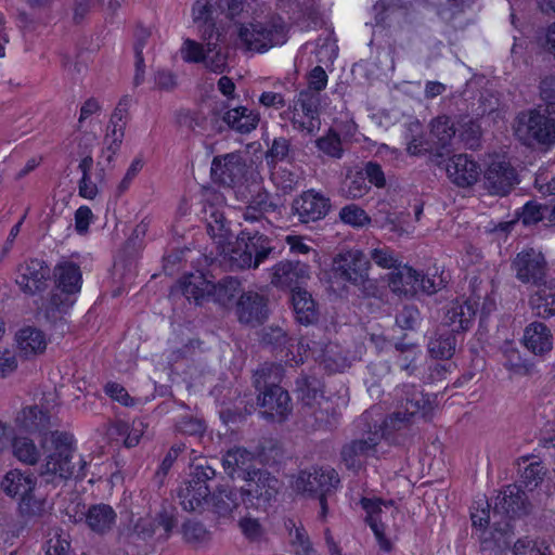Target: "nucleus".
Returning a JSON list of instances; mask_svg holds the SVG:
<instances>
[{
  "label": "nucleus",
  "instance_id": "f257e3e1",
  "mask_svg": "<svg viewBox=\"0 0 555 555\" xmlns=\"http://www.w3.org/2000/svg\"><path fill=\"white\" fill-rule=\"evenodd\" d=\"M553 82L542 80L540 90L544 105L518 114L514 122V132L522 144H555V94L550 92Z\"/></svg>",
  "mask_w": 555,
  "mask_h": 555
},
{
  "label": "nucleus",
  "instance_id": "f03ea898",
  "mask_svg": "<svg viewBox=\"0 0 555 555\" xmlns=\"http://www.w3.org/2000/svg\"><path fill=\"white\" fill-rule=\"evenodd\" d=\"M231 270L257 269L272 253L271 240L259 229L243 230L236 241L218 248Z\"/></svg>",
  "mask_w": 555,
  "mask_h": 555
},
{
  "label": "nucleus",
  "instance_id": "7ed1b4c3",
  "mask_svg": "<svg viewBox=\"0 0 555 555\" xmlns=\"http://www.w3.org/2000/svg\"><path fill=\"white\" fill-rule=\"evenodd\" d=\"M41 447L47 453L46 463L42 466L41 475L51 476L47 481H54L56 478L63 480L74 475L75 463V439L68 431L51 430L44 433Z\"/></svg>",
  "mask_w": 555,
  "mask_h": 555
},
{
  "label": "nucleus",
  "instance_id": "20e7f679",
  "mask_svg": "<svg viewBox=\"0 0 555 555\" xmlns=\"http://www.w3.org/2000/svg\"><path fill=\"white\" fill-rule=\"evenodd\" d=\"M238 46L247 51L266 52L287 40L286 25L281 16L264 22L242 24L237 28Z\"/></svg>",
  "mask_w": 555,
  "mask_h": 555
},
{
  "label": "nucleus",
  "instance_id": "39448f33",
  "mask_svg": "<svg viewBox=\"0 0 555 555\" xmlns=\"http://www.w3.org/2000/svg\"><path fill=\"white\" fill-rule=\"evenodd\" d=\"M370 259L357 248H350L337 254L333 259L334 275L359 287L365 296L375 294L376 286L370 279Z\"/></svg>",
  "mask_w": 555,
  "mask_h": 555
},
{
  "label": "nucleus",
  "instance_id": "423d86ee",
  "mask_svg": "<svg viewBox=\"0 0 555 555\" xmlns=\"http://www.w3.org/2000/svg\"><path fill=\"white\" fill-rule=\"evenodd\" d=\"M400 408L387 417L383 424L387 429L401 430L420 418H426L431 411V403L414 385H403Z\"/></svg>",
  "mask_w": 555,
  "mask_h": 555
},
{
  "label": "nucleus",
  "instance_id": "0eeeda50",
  "mask_svg": "<svg viewBox=\"0 0 555 555\" xmlns=\"http://www.w3.org/2000/svg\"><path fill=\"white\" fill-rule=\"evenodd\" d=\"M243 480L245 486L240 490L244 495L246 508H258L269 503L278 494L280 481L267 470L256 469L247 474Z\"/></svg>",
  "mask_w": 555,
  "mask_h": 555
},
{
  "label": "nucleus",
  "instance_id": "6e6552de",
  "mask_svg": "<svg viewBox=\"0 0 555 555\" xmlns=\"http://www.w3.org/2000/svg\"><path fill=\"white\" fill-rule=\"evenodd\" d=\"M331 209V198L313 189L296 196L291 206L292 216L305 224L324 219Z\"/></svg>",
  "mask_w": 555,
  "mask_h": 555
},
{
  "label": "nucleus",
  "instance_id": "1a4fd4ad",
  "mask_svg": "<svg viewBox=\"0 0 555 555\" xmlns=\"http://www.w3.org/2000/svg\"><path fill=\"white\" fill-rule=\"evenodd\" d=\"M361 506L366 513V522L374 532L377 540L379 550L386 554H390L392 551V542L386 535V518L388 514L392 515L397 512L392 501H382L380 499H367L361 500Z\"/></svg>",
  "mask_w": 555,
  "mask_h": 555
},
{
  "label": "nucleus",
  "instance_id": "9d476101",
  "mask_svg": "<svg viewBox=\"0 0 555 555\" xmlns=\"http://www.w3.org/2000/svg\"><path fill=\"white\" fill-rule=\"evenodd\" d=\"M56 289L61 292L51 296L50 304L57 310L68 308L73 301L68 299L69 295L80 292L82 275L79 266L72 261H65L54 268Z\"/></svg>",
  "mask_w": 555,
  "mask_h": 555
},
{
  "label": "nucleus",
  "instance_id": "9b49d317",
  "mask_svg": "<svg viewBox=\"0 0 555 555\" xmlns=\"http://www.w3.org/2000/svg\"><path fill=\"white\" fill-rule=\"evenodd\" d=\"M384 434L382 425L378 428L375 426V430L369 433L366 437L344 444L340 456L346 467L354 472L361 469L367 457L377 454Z\"/></svg>",
  "mask_w": 555,
  "mask_h": 555
},
{
  "label": "nucleus",
  "instance_id": "f8f14e48",
  "mask_svg": "<svg viewBox=\"0 0 555 555\" xmlns=\"http://www.w3.org/2000/svg\"><path fill=\"white\" fill-rule=\"evenodd\" d=\"M512 270L516 278L525 283L542 285L546 282L547 263L543 254L533 248L519 251L512 261Z\"/></svg>",
  "mask_w": 555,
  "mask_h": 555
},
{
  "label": "nucleus",
  "instance_id": "ddd939ff",
  "mask_svg": "<svg viewBox=\"0 0 555 555\" xmlns=\"http://www.w3.org/2000/svg\"><path fill=\"white\" fill-rule=\"evenodd\" d=\"M339 482V476L334 468L313 467L299 473L295 481V488L299 492L317 496L330 494L338 487Z\"/></svg>",
  "mask_w": 555,
  "mask_h": 555
},
{
  "label": "nucleus",
  "instance_id": "4468645a",
  "mask_svg": "<svg viewBox=\"0 0 555 555\" xmlns=\"http://www.w3.org/2000/svg\"><path fill=\"white\" fill-rule=\"evenodd\" d=\"M485 188L492 195H506L518 183L515 168L506 160H492L483 173Z\"/></svg>",
  "mask_w": 555,
  "mask_h": 555
},
{
  "label": "nucleus",
  "instance_id": "2eb2a0df",
  "mask_svg": "<svg viewBox=\"0 0 555 555\" xmlns=\"http://www.w3.org/2000/svg\"><path fill=\"white\" fill-rule=\"evenodd\" d=\"M49 276L50 269L44 261L29 259L18 266L15 282L21 291L35 295L47 288Z\"/></svg>",
  "mask_w": 555,
  "mask_h": 555
},
{
  "label": "nucleus",
  "instance_id": "dca6fc26",
  "mask_svg": "<svg viewBox=\"0 0 555 555\" xmlns=\"http://www.w3.org/2000/svg\"><path fill=\"white\" fill-rule=\"evenodd\" d=\"M235 312L241 323L258 326L268 318V301L263 295L247 291L238 297Z\"/></svg>",
  "mask_w": 555,
  "mask_h": 555
},
{
  "label": "nucleus",
  "instance_id": "f3484780",
  "mask_svg": "<svg viewBox=\"0 0 555 555\" xmlns=\"http://www.w3.org/2000/svg\"><path fill=\"white\" fill-rule=\"evenodd\" d=\"M475 297L480 299L479 295H474L469 299L463 301L457 299L450 302L446 309L443 318V325L450 327L449 332L456 335L459 333L466 332L472 327L478 305Z\"/></svg>",
  "mask_w": 555,
  "mask_h": 555
},
{
  "label": "nucleus",
  "instance_id": "a211bd4d",
  "mask_svg": "<svg viewBox=\"0 0 555 555\" xmlns=\"http://www.w3.org/2000/svg\"><path fill=\"white\" fill-rule=\"evenodd\" d=\"M245 162L240 153L216 156L211 163V176L223 185L234 186L245 175Z\"/></svg>",
  "mask_w": 555,
  "mask_h": 555
},
{
  "label": "nucleus",
  "instance_id": "6ab92c4d",
  "mask_svg": "<svg viewBox=\"0 0 555 555\" xmlns=\"http://www.w3.org/2000/svg\"><path fill=\"white\" fill-rule=\"evenodd\" d=\"M309 279V266L300 261L282 260L271 269V284L280 288L297 291Z\"/></svg>",
  "mask_w": 555,
  "mask_h": 555
},
{
  "label": "nucleus",
  "instance_id": "aec40b11",
  "mask_svg": "<svg viewBox=\"0 0 555 555\" xmlns=\"http://www.w3.org/2000/svg\"><path fill=\"white\" fill-rule=\"evenodd\" d=\"M262 414L272 421L283 422L292 413L293 405L288 392L281 388H270L258 395Z\"/></svg>",
  "mask_w": 555,
  "mask_h": 555
},
{
  "label": "nucleus",
  "instance_id": "412c9836",
  "mask_svg": "<svg viewBox=\"0 0 555 555\" xmlns=\"http://www.w3.org/2000/svg\"><path fill=\"white\" fill-rule=\"evenodd\" d=\"M446 170L448 178L461 188L473 185L480 176L479 165L466 154H459L449 158Z\"/></svg>",
  "mask_w": 555,
  "mask_h": 555
},
{
  "label": "nucleus",
  "instance_id": "4be33fe9",
  "mask_svg": "<svg viewBox=\"0 0 555 555\" xmlns=\"http://www.w3.org/2000/svg\"><path fill=\"white\" fill-rule=\"evenodd\" d=\"M496 500L493 516L505 514L514 518L528 513L526 493L516 485H508Z\"/></svg>",
  "mask_w": 555,
  "mask_h": 555
},
{
  "label": "nucleus",
  "instance_id": "5701e85b",
  "mask_svg": "<svg viewBox=\"0 0 555 555\" xmlns=\"http://www.w3.org/2000/svg\"><path fill=\"white\" fill-rule=\"evenodd\" d=\"M207 233L217 244V247L225 246L233 238L229 222L224 212L215 205H206L203 210Z\"/></svg>",
  "mask_w": 555,
  "mask_h": 555
},
{
  "label": "nucleus",
  "instance_id": "b1692460",
  "mask_svg": "<svg viewBox=\"0 0 555 555\" xmlns=\"http://www.w3.org/2000/svg\"><path fill=\"white\" fill-rule=\"evenodd\" d=\"M522 341L525 347L535 356H543L553 348V335L541 322H532L526 326Z\"/></svg>",
  "mask_w": 555,
  "mask_h": 555
},
{
  "label": "nucleus",
  "instance_id": "393cba45",
  "mask_svg": "<svg viewBox=\"0 0 555 555\" xmlns=\"http://www.w3.org/2000/svg\"><path fill=\"white\" fill-rule=\"evenodd\" d=\"M211 511L220 518H231L240 512L241 505L245 506V500L240 489H219L210 498Z\"/></svg>",
  "mask_w": 555,
  "mask_h": 555
},
{
  "label": "nucleus",
  "instance_id": "a878e982",
  "mask_svg": "<svg viewBox=\"0 0 555 555\" xmlns=\"http://www.w3.org/2000/svg\"><path fill=\"white\" fill-rule=\"evenodd\" d=\"M222 120L231 130L241 134H247L257 128L260 121V114L256 109L241 105L229 108L223 114Z\"/></svg>",
  "mask_w": 555,
  "mask_h": 555
},
{
  "label": "nucleus",
  "instance_id": "bb28decb",
  "mask_svg": "<svg viewBox=\"0 0 555 555\" xmlns=\"http://www.w3.org/2000/svg\"><path fill=\"white\" fill-rule=\"evenodd\" d=\"M254 454L243 448L229 450L223 459L222 465L231 478L245 479L247 474L255 472L253 468Z\"/></svg>",
  "mask_w": 555,
  "mask_h": 555
},
{
  "label": "nucleus",
  "instance_id": "cd10ccee",
  "mask_svg": "<svg viewBox=\"0 0 555 555\" xmlns=\"http://www.w3.org/2000/svg\"><path fill=\"white\" fill-rule=\"evenodd\" d=\"M1 487L10 496H20L21 500L33 493L36 487V477L27 472L13 469L5 474Z\"/></svg>",
  "mask_w": 555,
  "mask_h": 555
},
{
  "label": "nucleus",
  "instance_id": "c85d7f7f",
  "mask_svg": "<svg viewBox=\"0 0 555 555\" xmlns=\"http://www.w3.org/2000/svg\"><path fill=\"white\" fill-rule=\"evenodd\" d=\"M537 286L538 291L530 297V307L535 317L548 319L555 315V282Z\"/></svg>",
  "mask_w": 555,
  "mask_h": 555
},
{
  "label": "nucleus",
  "instance_id": "c756f323",
  "mask_svg": "<svg viewBox=\"0 0 555 555\" xmlns=\"http://www.w3.org/2000/svg\"><path fill=\"white\" fill-rule=\"evenodd\" d=\"M16 425L29 434L49 433L50 416L38 406H27L23 409L15 418Z\"/></svg>",
  "mask_w": 555,
  "mask_h": 555
},
{
  "label": "nucleus",
  "instance_id": "7c9ffc66",
  "mask_svg": "<svg viewBox=\"0 0 555 555\" xmlns=\"http://www.w3.org/2000/svg\"><path fill=\"white\" fill-rule=\"evenodd\" d=\"M209 495V487H197L186 481H184L178 490L180 504L186 512H201L204 506L208 504Z\"/></svg>",
  "mask_w": 555,
  "mask_h": 555
},
{
  "label": "nucleus",
  "instance_id": "2f4dec72",
  "mask_svg": "<svg viewBox=\"0 0 555 555\" xmlns=\"http://www.w3.org/2000/svg\"><path fill=\"white\" fill-rule=\"evenodd\" d=\"M306 425L313 430L332 427L336 421V414L328 399H322L312 404L310 412L307 408L302 410Z\"/></svg>",
  "mask_w": 555,
  "mask_h": 555
},
{
  "label": "nucleus",
  "instance_id": "473e14b6",
  "mask_svg": "<svg viewBox=\"0 0 555 555\" xmlns=\"http://www.w3.org/2000/svg\"><path fill=\"white\" fill-rule=\"evenodd\" d=\"M179 288L188 300L193 299L198 305L210 297L211 281L202 272L191 273L179 281Z\"/></svg>",
  "mask_w": 555,
  "mask_h": 555
},
{
  "label": "nucleus",
  "instance_id": "72a5a7b5",
  "mask_svg": "<svg viewBox=\"0 0 555 555\" xmlns=\"http://www.w3.org/2000/svg\"><path fill=\"white\" fill-rule=\"evenodd\" d=\"M284 377V366L280 363L266 362L261 364L253 375V384L260 392L270 388H281L280 383Z\"/></svg>",
  "mask_w": 555,
  "mask_h": 555
},
{
  "label": "nucleus",
  "instance_id": "f704fd0d",
  "mask_svg": "<svg viewBox=\"0 0 555 555\" xmlns=\"http://www.w3.org/2000/svg\"><path fill=\"white\" fill-rule=\"evenodd\" d=\"M17 348L22 356L29 358L41 353L47 347L44 334L34 327L22 328L16 334Z\"/></svg>",
  "mask_w": 555,
  "mask_h": 555
},
{
  "label": "nucleus",
  "instance_id": "c9c22d12",
  "mask_svg": "<svg viewBox=\"0 0 555 555\" xmlns=\"http://www.w3.org/2000/svg\"><path fill=\"white\" fill-rule=\"evenodd\" d=\"M292 304L296 320L304 325H310L318 319V310L312 296L305 289L297 288L292 294Z\"/></svg>",
  "mask_w": 555,
  "mask_h": 555
},
{
  "label": "nucleus",
  "instance_id": "e433bc0d",
  "mask_svg": "<svg viewBox=\"0 0 555 555\" xmlns=\"http://www.w3.org/2000/svg\"><path fill=\"white\" fill-rule=\"evenodd\" d=\"M283 119H287L294 129L313 135L320 129V118L313 117L309 112L304 111L296 104H293L287 111L281 114Z\"/></svg>",
  "mask_w": 555,
  "mask_h": 555
},
{
  "label": "nucleus",
  "instance_id": "4c0bfd02",
  "mask_svg": "<svg viewBox=\"0 0 555 555\" xmlns=\"http://www.w3.org/2000/svg\"><path fill=\"white\" fill-rule=\"evenodd\" d=\"M115 519V511L109 505L103 503L92 505L86 515L88 526L99 533H104L111 530Z\"/></svg>",
  "mask_w": 555,
  "mask_h": 555
},
{
  "label": "nucleus",
  "instance_id": "58836bf2",
  "mask_svg": "<svg viewBox=\"0 0 555 555\" xmlns=\"http://www.w3.org/2000/svg\"><path fill=\"white\" fill-rule=\"evenodd\" d=\"M397 351L396 361L400 370L408 375H414L422 362L423 353L415 344L398 343L395 345Z\"/></svg>",
  "mask_w": 555,
  "mask_h": 555
},
{
  "label": "nucleus",
  "instance_id": "ea45409f",
  "mask_svg": "<svg viewBox=\"0 0 555 555\" xmlns=\"http://www.w3.org/2000/svg\"><path fill=\"white\" fill-rule=\"evenodd\" d=\"M296 387L304 404L302 410L307 408V412H310L312 404L326 399L323 396L321 382L315 377L301 376L297 378Z\"/></svg>",
  "mask_w": 555,
  "mask_h": 555
},
{
  "label": "nucleus",
  "instance_id": "a19ab883",
  "mask_svg": "<svg viewBox=\"0 0 555 555\" xmlns=\"http://www.w3.org/2000/svg\"><path fill=\"white\" fill-rule=\"evenodd\" d=\"M417 271L411 267H404L403 270L391 274L389 280L390 289L405 297L416 294Z\"/></svg>",
  "mask_w": 555,
  "mask_h": 555
},
{
  "label": "nucleus",
  "instance_id": "79ce46f5",
  "mask_svg": "<svg viewBox=\"0 0 555 555\" xmlns=\"http://www.w3.org/2000/svg\"><path fill=\"white\" fill-rule=\"evenodd\" d=\"M194 23L201 28L203 39H212L215 36V22L212 5L209 0H197L192 9Z\"/></svg>",
  "mask_w": 555,
  "mask_h": 555
},
{
  "label": "nucleus",
  "instance_id": "37998d69",
  "mask_svg": "<svg viewBox=\"0 0 555 555\" xmlns=\"http://www.w3.org/2000/svg\"><path fill=\"white\" fill-rule=\"evenodd\" d=\"M112 428L114 434L124 438L125 447L132 448L140 442L144 434L145 424L142 420H133L132 423L118 420L113 424Z\"/></svg>",
  "mask_w": 555,
  "mask_h": 555
},
{
  "label": "nucleus",
  "instance_id": "c03bdc74",
  "mask_svg": "<svg viewBox=\"0 0 555 555\" xmlns=\"http://www.w3.org/2000/svg\"><path fill=\"white\" fill-rule=\"evenodd\" d=\"M455 133L454 122L449 116H438L431 121L430 134L437 147L449 146Z\"/></svg>",
  "mask_w": 555,
  "mask_h": 555
},
{
  "label": "nucleus",
  "instance_id": "a18cd8bd",
  "mask_svg": "<svg viewBox=\"0 0 555 555\" xmlns=\"http://www.w3.org/2000/svg\"><path fill=\"white\" fill-rule=\"evenodd\" d=\"M456 345V335L446 331L429 340L428 351L434 358L450 359L455 352Z\"/></svg>",
  "mask_w": 555,
  "mask_h": 555
},
{
  "label": "nucleus",
  "instance_id": "49530a36",
  "mask_svg": "<svg viewBox=\"0 0 555 555\" xmlns=\"http://www.w3.org/2000/svg\"><path fill=\"white\" fill-rule=\"evenodd\" d=\"M241 282L233 276H225L218 283L211 282L210 297L220 305L229 304L238 294Z\"/></svg>",
  "mask_w": 555,
  "mask_h": 555
},
{
  "label": "nucleus",
  "instance_id": "de8ad7c7",
  "mask_svg": "<svg viewBox=\"0 0 555 555\" xmlns=\"http://www.w3.org/2000/svg\"><path fill=\"white\" fill-rule=\"evenodd\" d=\"M371 190L363 171L349 172L341 185V193L350 199H359Z\"/></svg>",
  "mask_w": 555,
  "mask_h": 555
},
{
  "label": "nucleus",
  "instance_id": "09e8293b",
  "mask_svg": "<svg viewBox=\"0 0 555 555\" xmlns=\"http://www.w3.org/2000/svg\"><path fill=\"white\" fill-rule=\"evenodd\" d=\"M491 534V540L483 538L481 542L482 550H494L502 552L508 548L514 537L513 528L509 521H505L503 526L498 525Z\"/></svg>",
  "mask_w": 555,
  "mask_h": 555
},
{
  "label": "nucleus",
  "instance_id": "8fccbe9b",
  "mask_svg": "<svg viewBox=\"0 0 555 555\" xmlns=\"http://www.w3.org/2000/svg\"><path fill=\"white\" fill-rule=\"evenodd\" d=\"M12 449L14 456L28 465H34L40 457V452L35 442L26 437H18L12 440Z\"/></svg>",
  "mask_w": 555,
  "mask_h": 555
},
{
  "label": "nucleus",
  "instance_id": "3c124183",
  "mask_svg": "<svg viewBox=\"0 0 555 555\" xmlns=\"http://www.w3.org/2000/svg\"><path fill=\"white\" fill-rule=\"evenodd\" d=\"M292 152L291 141L284 137L275 138L272 141L271 147L266 153V160L268 166L271 168L276 166L279 162L289 159Z\"/></svg>",
  "mask_w": 555,
  "mask_h": 555
},
{
  "label": "nucleus",
  "instance_id": "603ef678",
  "mask_svg": "<svg viewBox=\"0 0 555 555\" xmlns=\"http://www.w3.org/2000/svg\"><path fill=\"white\" fill-rule=\"evenodd\" d=\"M184 540L193 545H203L210 541L211 534L205 526L198 521L189 520L182 526Z\"/></svg>",
  "mask_w": 555,
  "mask_h": 555
},
{
  "label": "nucleus",
  "instance_id": "864d4df0",
  "mask_svg": "<svg viewBox=\"0 0 555 555\" xmlns=\"http://www.w3.org/2000/svg\"><path fill=\"white\" fill-rule=\"evenodd\" d=\"M504 367L516 375L527 376L534 372L533 363L524 360L516 349H509L505 352Z\"/></svg>",
  "mask_w": 555,
  "mask_h": 555
},
{
  "label": "nucleus",
  "instance_id": "5fc2aeb1",
  "mask_svg": "<svg viewBox=\"0 0 555 555\" xmlns=\"http://www.w3.org/2000/svg\"><path fill=\"white\" fill-rule=\"evenodd\" d=\"M340 220L354 228H362L371 222L370 216L361 207L350 204L339 211Z\"/></svg>",
  "mask_w": 555,
  "mask_h": 555
},
{
  "label": "nucleus",
  "instance_id": "6e6d98bb",
  "mask_svg": "<svg viewBox=\"0 0 555 555\" xmlns=\"http://www.w3.org/2000/svg\"><path fill=\"white\" fill-rule=\"evenodd\" d=\"M248 203L254 208L258 209V211H261L264 215L269 212H274L279 208V205L275 202L274 196L262 186H259L251 193Z\"/></svg>",
  "mask_w": 555,
  "mask_h": 555
},
{
  "label": "nucleus",
  "instance_id": "4d7b16f0",
  "mask_svg": "<svg viewBox=\"0 0 555 555\" xmlns=\"http://www.w3.org/2000/svg\"><path fill=\"white\" fill-rule=\"evenodd\" d=\"M216 477V470L207 461L193 465L186 482L201 487H209L208 482Z\"/></svg>",
  "mask_w": 555,
  "mask_h": 555
},
{
  "label": "nucleus",
  "instance_id": "13d9d810",
  "mask_svg": "<svg viewBox=\"0 0 555 555\" xmlns=\"http://www.w3.org/2000/svg\"><path fill=\"white\" fill-rule=\"evenodd\" d=\"M219 35L216 36V41H218ZM206 43V55L204 59V63L207 68L215 73H222L227 66V57L220 51L216 50L217 42H212V39H207Z\"/></svg>",
  "mask_w": 555,
  "mask_h": 555
},
{
  "label": "nucleus",
  "instance_id": "bf43d9fd",
  "mask_svg": "<svg viewBox=\"0 0 555 555\" xmlns=\"http://www.w3.org/2000/svg\"><path fill=\"white\" fill-rule=\"evenodd\" d=\"M289 535L296 555H317V551L313 548L304 527H295L294 530H291Z\"/></svg>",
  "mask_w": 555,
  "mask_h": 555
},
{
  "label": "nucleus",
  "instance_id": "052dcab7",
  "mask_svg": "<svg viewBox=\"0 0 555 555\" xmlns=\"http://www.w3.org/2000/svg\"><path fill=\"white\" fill-rule=\"evenodd\" d=\"M371 259L383 269H395L400 266L397 254L387 246H378L371 250Z\"/></svg>",
  "mask_w": 555,
  "mask_h": 555
},
{
  "label": "nucleus",
  "instance_id": "680f3d73",
  "mask_svg": "<svg viewBox=\"0 0 555 555\" xmlns=\"http://www.w3.org/2000/svg\"><path fill=\"white\" fill-rule=\"evenodd\" d=\"M551 208L547 206L539 205L534 202L527 203L521 212V221L526 225L535 224L541 220L547 221V215L550 214Z\"/></svg>",
  "mask_w": 555,
  "mask_h": 555
},
{
  "label": "nucleus",
  "instance_id": "e2e57ef3",
  "mask_svg": "<svg viewBox=\"0 0 555 555\" xmlns=\"http://www.w3.org/2000/svg\"><path fill=\"white\" fill-rule=\"evenodd\" d=\"M320 94L313 90H302L298 93L297 99L294 101V104L299 106L306 112H309L313 115V117L320 118Z\"/></svg>",
  "mask_w": 555,
  "mask_h": 555
},
{
  "label": "nucleus",
  "instance_id": "0e129e2a",
  "mask_svg": "<svg viewBox=\"0 0 555 555\" xmlns=\"http://www.w3.org/2000/svg\"><path fill=\"white\" fill-rule=\"evenodd\" d=\"M317 146L326 155L335 158L343 156V147L339 135L336 132L330 131L326 135L317 140Z\"/></svg>",
  "mask_w": 555,
  "mask_h": 555
},
{
  "label": "nucleus",
  "instance_id": "69168bd1",
  "mask_svg": "<svg viewBox=\"0 0 555 555\" xmlns=\"http://www.w3.org/2000/svg\"><path fill=\"white\" fill-rule=\"evenodd\" d=\"M124 126L125 122H115V124H108L107 126V133L105 135V143L107 144L106 152H107V160L111 162L113 155L118 150L122 138H124Z\"/></svg>",
  "mask_w": 555,
  "mask_h": 555
},
{
  "label": "nucleus",
  "instance_id": "338daca9",
  "mask_svg": "<svg viewBox=\"0 0 555 555\" xmlns=\"http://www.w3.org/2000/svg\"><path fill=\"white\" fill-rule=\"evenodd\" d=\"M70 547V542L67 534L60 533L54 530L50 533V538L47 541V555H65Z\"/></svg>",
  "mask_w": 555,
  "mask_h": 555
},
{
  "label": "nucleus",
  "instance_id": "774afa93",
  "mask_svg": "<svg viewBox=\"0 0 555 555\" xmlns=\"http://www.w3.org/2000/svg\"><path fill=\"white\" fill-rule=\"evenodd\" d=\"M514 555H551L547 547H541L538 542L528 538L518 539L513 545Z\"/></svg>",
  "mask_w": 555,
  "mask_h": 555
}]
</instances>
